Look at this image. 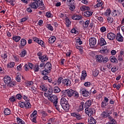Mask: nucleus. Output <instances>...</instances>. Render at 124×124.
<instances>
[{"label":"nucleus","mask_w":124,"mask_h":124,"mask_svg":"<svg viewBox=\"0 0 124 124\" xmlns=\"http://www.w3.org/2000/svg\"><path fill=\"white\" fill-rule=\"evenodd\" d=\"M110 115V113H108L107 111H103L102 114H101V116L102 118H103L104 119H105V118H107V117H109Z\"/></svg>","instance_id":"29"},{"label":"nucleus","mask_w":124,"mask_h":124,"mask_svg":"<svg viewBox=\"0 0 124 124\" xmlns=\"http://www.w3.org/2000/svg\"><path fill=\"white\" fill-rule=\"evenodd\" d=\"M73 96L75 98H79V93L76 91H74Z\"/></svg>","instance_id":"55"},{"label":"nucleus","mask_w":124,"mask_h":124,"mask_svg":"<svg viewBox=\"0 0 124 124\" xmlns=\"http://www.w3.org/2000/svg\"><path fill=\"white\" fill-rule=\"evenodd\" d=\"M65 25L67 26V28H69V26L71 25V21L69 19L68 17H66L65 19Z\"/></svg>","instance_id":"44"},{"label":"nucleus","mask_w":124,"mask_h":124,"mask_svg":"<svg viewBox=\"0 0 124 124\" xmlns=\"http://www.w3.org/2000/svg\"><path fill=\"white\" fill-rule=\"evenodd\" d=\"M17 85V82L14 81L13 80H11L8 83V86L10 88H13L15 87Z\"/></svg>","instance_id":"28"},{"label":"nucleus","mask_w":124,"mask_h":124,"mask_svg":"<svg viewBox=\"0 0 124 124\" xmlns=\"http://www.w3.org/2000/svg\"><path fill=\"white\" fill-rule=\"evenodd\" d=\"M53 91L54 93H61V89L59 87V86H55L53 88Z\"/></svg>","instance_id":"38"},{"label":"nucleus","mask_w":124,"mask_h":124,"mask_svg":"<svg viewBox=\"0 0 124 124\" xmlns=\"http://www.w3.org/2000/svg\"><path fill=\"white\" fill-rule=\"evenodd\" d=\"M96 19L100 22V23H103L104 22V18L102 16H96Z\"/></svg>","instance_id":"54"},{"label":"nucleus","mask_w":124,"mask_h":124,"mask_svg":"<svg viewBox=\"0 0 124 124\" xmlns=\"http://www.w3.org/2000/svg\"><path fill=\"white\" fill-rule=\"evenodd\" d=\"M52 70V64L49 62H47L45 65V70L43 72L44 75L46 76L49 75Z\"/></svg>","instance_id":"4"},{"label":"nucleus","mask_w":124,"mask_h":124,"mask_svg":"<svg viewBox=\"0 0 124 124\" xmlns=\"http://www.w3.org/2000/svg\"><path fill=\"white\" fill-rule=\"evenodd\" d=\"M66 98H67V96L62 94L60 101V104L64 111L68 112L69 111V109H70V107L69 106V104H68V101L66 100Z\"/></svg>","instance_id":"3"},{"label":"nucleus","mask_w":124,"mask_h":124,"mask_svg":"<svg viewBox=\"0 0 124 124\" xmlns=\"http://www.w3.org/2000/svg\"><path fill=\"white\" fill-rule=\"evenodd\" d=\"M74 0H66V4L67 5H70L71 4H74Z\"/></svg>","instance_id":"58"},{"label":"nucleus","mask_w":124,"mask_h":124,"mask_svg":"<svg viewBox=\"0 0 124 124\" xmlns=\"http://www.w3.org/2000/svg\"><path fill=\"white\" fill-rule=\"evenodd\" d=\"M15 77L16 78V80L17 82H21V74L19 73H16Z\"/></svg>","instance_id":"35"},{"label":"nucleus","mask_w":124,"mask_h":124,"mask_svg":"<svg viewBox=\"0 0 124 124\" xmlns=\"http://www.w3.org/2000/svg\"><path fill=\"white\" fill-rule=\"evenodd\" d=\"M93 23L91 22V20H87L85 22L83 23V29H88L89 28L90 29H93Z\"/></svg>","instance_id":"9"},{"label":"nucleus","mask_w":124,"mask_h":124,"mask_svg":"<svg viewBox=\"0 0 124 124\" xmlns=\"http://www.w3.org/2000/svg\"><path fill=\"white\" fill-rule=\"evenodd\" d=\"M108 120H109V123H108V124H114V123H117V121H116V120L115 119H114V118H113V117L109 115L108 117Z\"/></svg>","instance_id":"40"},{"label":"nucleus","mask_w":124,"mask_h":124,"mask_svg":"<svg viewBox=\"0 0 124 124\" xmlns=\"http://www.w3.org/2000/svg\"><path fill=\"white\" fill-rule=\"evenodd\" d=\"M81 92L82 93L83 96L84 97H88V96H89L90 95V92L88 90L85 89H82L81 90Z\"/></svg>","instance_id":"16"},{"label":"nucleus","mask_w":124,"mask_h":124,"mask_svg":"<svg viewBox=\"0 0 124 124\" xmlns=\"http://www.w3.org/2000/svg\"><path fill=\"white\" fill-rule=\"evenodd\" d=\"M26 45H27V40H26L24 38L21 39L20 41V47H21V48H23L25 47Z\"/></svg>","instance_id":"30"},{"label":"nucleus","mask_w":124,"mask_h":124,"mask_svg":"<svg viewBox=\"0 0 124 124\" xmlns=\"http://www.w3.org/2000/svg\"><path fill=\"white\" fill-rule=\"evenodd\" d=\"M32 69L34 71V72H38V71H39V65L36 63L35 65H34Z\"/></svg>","instance_id":"48"},{"label":"nucleus","mask_w":124,"mask_h":124,"mask_svg":"<svg viewBox=\"0 0 124 124\" xmlns=\"http://www.w3.org/2000/svg\"><path fill=\"white\" fill-rule=\"evenodd\" d=\"M3 80L4 83L8 85V84L11 81V78L8 76H5Z\"/></svg>","instance_id":"27"},{"label":"nucleus","mask_w":124,"mask_h":124,"mask_svg":"<svg viewBox=\"0 0 124 124\" xmlns=\"http://www.w3.org/2000/svg\"><path fill=\"white\" fill-rule=\"evenodd\" d=\"M89 124H96V120L93 117H90L88 120Z\"/></svg>","instance_id":"37"},{"label":"nucleus","mask_w":124,"mask_h":124,"mask_svg":"<svg viewBox=\"0 0 124 124\" xmlns=\"http://www.w3.org/2000/svg\"><path fill=\"white\" fill-rule=\"evenodd\" d=\"M107 31V28H106V27L105 26H102V27H101L100 28V31L101 32H105V31Z\"/></svg>","instance_id":"60"},{"label":"nucleus","mask_w":124,"mask_h":124,"mask_svg":"<svg viewBox=\"0 0 124 124\" xmlns=\"http://www.w3.org/2000/svg\"><path fill=\"white\" fill-rule=\"evenodd\" d=\"M15 66V62H10L7 64V67L8 68H13Z\"/></svg>","instance_id":"43"},{"label":"nucleus","mask_w":124,"mask_h":124,"mask_svg":"<svg viewBox=\"0 0 124 124\" xmlns=\"http://www.w3.org/2000/svg\"><path fill=\"white\" fill-rule=\"evenodd\" d=\"M121 15V12H120V11L119 10H114L112 13L111 15L113 17H119L120 15Z\"/></svg>","instance_id":"20"},{"label":"nucleus","mask_w":124,"mask_h":124,"mask_svg":"<svg viewBox=\"0 0 124 124\" xmlns=\"http://www.w3.org/2000/svg\"><path fill=\"white\" fill-rule=\"evenodd\" d=\"M111 9H110V8L107 9L104 14L105 16H110L111 15Z\"/></svg>","instance_id":"50"},{"label":"nucleus","mask_w":124,"mask_h":124,"mask_svg":"<svg viewBox=\"0 0 124 124\" xmlns=\"http://www.w3.org/2000/svg\"><path fill=\"white\" fill-rule=\"evenodd\" d=\"M1 53V57L4 60L5 62H6L7 61V54H8L7 52L3 51Z\"/></svg>","instance_id":"19"},{"label":"nucleus","mask_w":124,"mask_h":124,"mask_svg":"<svg viewBox=\"0 0 124 124\" xmlns=\"http://www.w3.org/2000/svg\"><path fill=\"white\" fill-rule=\"evenodd\" d=\"M100 53L101 54H109L110 51L109 50L107 46H104L102 48V49L100 50Z\"/></svg>","instance_id":"17"},{"label":"nucleus","mask_w":124,"mask_h":124,"mask_svg":"<svg viewBox=\"0 0 124 124\" xmlns=\"http://www.w3.org/2000/svg\"><path fill=\"white\" fill-rule=\"evenodd\" d=\"M16 123L18 124H26V122L19 117L16 118Z\"/></svg>","instance_id":"41"},{"label":"nucleus","mask_w":124,"mask_h":124,"mask_svg":"<svg viewBox=\"0 0 124 124\" xmlns=\"http://www.w3.org/2000/svg\"><path fill=\"white\" fill-rule=\"evenodd\" d=\"M47 98L50 102L53 103V105L58 104V102H59V98H58V96L56 95H51V96L47 97Z\"/></svg>","instance_id":"8"},{"label":"nucleus","mask_w":124,"mask_h":124,"mask_svg":"<svg viewBox=\"0 0 124 124\" xmlns=\"http://www.w3.org/2000/svg\"><path fill=\"white\" fill-rule=\"evenodd\" d=\"M58 86H62L63 88H68L71 86V81L69 78H64L62 77L58 78Z\"/></svg>","instance_id":"2"},{"label":"nucleus","mask_w":124,"mask_h":124,"mask_svg":"<svg viewBox=\"0 0 124 124\" xmlns=\"http://www.w3.org/2000/svg\"><path fill=\"white\" fill-rule=\"evenodd\" d=\"M33 1L34 2H31L29 5L31 8H32L33 9H37V8H38V6H42L39 7V9H40V10H44L45 9V6H44V4H43V0H33Z\"/></svg>","instance_id":"1"},{"label":"nucleus","mask_w":124,"mask_h":124,"mask_svg":"<svg viewBox=\"0 0 124 124\" xmlns=\"http://www.w3.org/2000/svg\"><path fill=\"white\" fill-rule=\"evenodd\" d=\"M4 115H6V116H8V115H10L11 113V110H10V109H9V108H6L4 110Z\"/></svg>","instance_id":"45"},{"label":"nucleus","mask_w":124,"mask_h":124,"mask_svg":"<svg viewBox=\"0 0 124 124\" xmlns=\"http://www.w3.org/2000/svg\"><path fill=\"white\" fill-rule=\"evenodd\" d=\"M92 105V100H89L86 102L84 105L85 108H89Z\"/></svg>","instance_id":"36"},{"label":"nucleus","mask_w":124,"mask_h":124,"mask_svg":"<svg viewBox=\"0 0 124 124\" xmlns=\"http://www.w3.org/2000/svg\"><path fill=\"white\" fill-rule=\"evenodd\" d=\"M115 39L119 42H124V37L122 36L121 33H117L116 35Z\"/></svg>","instance_id":"15"},{"label":"nucleus","mask_w":124,"mask_h":124,"mask_svg":"<svg viewBox=\"0 0 124 124\" xmlns=\"http://www.w3.org/2000/svg\"><path fill=\"white\" fill-rule=\"evenodd\" d=\"M107 21H108V24H112V23H113V22H114V18H113V17L108 16L107 18Z\"/></svg>","instance_id":"57"},{"label":"nucleus","mask_w":124,"mask_h":124,"mask_svg":"<svg viewBox=\"0 0 124 124\" xmlns=\"http://www.w3.org/2000/svg\"><path fill=\"white\" fill-rule=\"evenodd\" d=\"M13 39L15 42H19L21 39V37L19 36H15L13 37Z\"/></svg>","instance_id":"46"},{"label":"nucleus","mask_w":124,"mask_h":124,"mask_svg":"<svg viewBox=\"0 0 124 124\" xmlns=\"http://www.w3.org/2000/svg\"><path fill=\"white\" fill-rule=\"evenodd\" d=\"M74 90L72 89H67L62 91V94H64L65 96H68V97H72L73 96V93Z\"/></svg>","instance_id":"7"},{"label":"nucleus","mask_w":124,"mask_h":124,"mask_svg":"<svg viewBox=\"0 0 124 124\" xmlns=\"http://www.w3.org/2000/svg\"><path fill=\"white\" fill-rule=\"evenodd\" d=\"M85 112L89 117H91L95 113V110L93 108H87L85 109Z\"/></svg>","instance_id":"10"},{"label":"nucleus","mask_w":124,"mask_h":124,"mask_svg":"<svg viewBox=\"0 0 124 124\" xmlns=\"http://www.w3.org/2000/svg\"><path fill=\"white\" fill-rule=\"evenodd\" d=\"M5 1H6V2H8L9 3L11 4V5L12 6H14L15 5V4L14 2H15V0H4Z\"/></svg>","instance_id":"51"},{"label":"nucleus","mask_w":124,"mask_h":124,"mask_svg":"<svg viewBox=\"0 0 124 124\" xmlns=\"http://www.w3.org/2000/svg\"><path fill=\"white\" fill-rule=\"evenodd\" d=\"M84 105H85V103L84 102H81L78 108L77 109V112H83L84 110Z\"/></svg>","instance_id":"25"},{"label":"nucleus","mask_w":124,"mask_h":124,"mask_svg":"<svg viewBox=\"0 0 124 124\" xmlns=\"http://www.w3.org/2000/svg\"><path fill=\"white\" fill-rule=\"evenodd\" d=\"M22 97H23V96L21 95V94H17L16 95V98L17 99H18L19 100H21L22 99Z\"/></svg>","instance_id":"63"},{"label":"nucleus","mask_w":124,"mask_h":124,"mask_svg":"<svg viewBox=\"0 0 124 124\" xmlns=\"http://www.w3.org/2000/svg\"><path fill=\"white\" fill-rule=\"evenodd\" d=\"M104 2H100V3H97V4L94 6V8H97L98 7H101L102 9L104 8Z\"/></svg>","instance_id":"31"},{"label":"nucleus","mask_w":124,"mask_h":124,"mask_svg":"<svg viewBox=\"0 0 124 124\" xmlns=\"http://www.w3.org/2000/svg\"><path fill=\"white\" fill-rule=\"evenodd\" d=\"M90 45L91 47H94L96 45V39L94 37H92L89 39Z\"/></svg>","instance_id":"14"},{"label":"nucleus","mask_w":124,"mask_h":124,"mask_svg":"<svg viewBox=\"0 0 124 124\" xmlns=\"http://www.w3.org/2000/svg\"><path fill=\"white\" fill-rule=\"evenodd\" d=\"M40 90L43 92H47L48 91V87L46 84H42L40 85Z\"/></svg>","instance_id":"24"},{"label":"nucleus","mask_w":124,"mask_h":124,"mask_svg":"<svg viewBox=\"0 0 124 124\" xmlns=\"http://www.w3.org/2000/svg\"><path fill=\"white\" fill-rule=\"evenodd\" d=\"M87 77V71L86 70H83L82 71V75H81V78H80L81 81H83L86 79V77Z\"/></svg>","instance_id":"32"},{"label":"nucleus","mask_w":124,"mask_h":124,"mask_svg":"<svg viewBox=\"0 0 124 124\" xmlns=\"http://www.w3.org/2000/svg\"><path fill=\"white\" fill-rule=\"evenodd\" d=\"M33 85V82L32 81H27L26 83V86L29 88V87H31Z\"/></svg>","instance_id":"59"},{"label":"nucleus","mask_w":124,"mask_h":124,"mask_svg":"<svg viewBox=\"0 0 124 124\" xmlns=\"http://www.w3.org/2000/svg\"><path fill=\"white\" fill-rule=\"evenodd\" d=\"M9 100L11 102H16V101H17V99L16 98V97L14 96H12L9 98Z\"/></svg>","instance_id":"56"},{"label":"nucleus","mask_w":124,"mask_h":124,"mask_svg":"<svg viewBox=\"0 0 124 124\" xmlns=\"http://www.w3.org/2000/svg\"><path fill=\"white\" fill-rule=\"evenodd\" d=\"M84 112L77 111V112H73L71 113V116L72 117H74L78 121H81L83 120V113Z\"/></svg>","instance_id":"5"},{"label":"nucleus","mask_w":124,"mask_h":124,"mask_svg":"<svg viewBox=\"0 0 124 124\" xmlns=\"http://www.w3.org/2000/svg\"><path fill=\"white\" fill-rule=\"evenodd\" d=\"M48 122H50L52 124H58L57 123V119L54 117L50 118L48 120Z\"/></svg>","instance_id":"47"},{"label":"nucleus","mask_w":124,"mask_h":124,"mask_svg":"<svg viewBox=\"0 0 124 124\" xmlns=\"http://www.w3.org/2000/svg\"><path fill=\"white\" fill-rule=\"evenodd\" d=\"M109 97H104V101L101 103V107L102 109H105L106 106L108 105V102H109Z\"/></svg>","instance_id":"11"},{"label":"nucleus","mask_w":124,"mask_h":124,"mask_svg":"<svg viewBox=\"0 0 124 124\" xmlns=\"http://www.w3.org/2000/svg\"><path fill=\"white\" fill-rule=\"evenodd\" d=\"M107 45V43L106 42V41H105V39L103 38V37H101L98 41V46H97V48H99V46L102 47V46H104L105 45Z\"/></svg>","instance_id":"12"},{"label":"nucleus","mask_w":124,"mask_h":124,"mask_svg":"<svg viewBox=\"0 0 124 124\" xmlns=\"http://www.w3.org/2000/svg\"><path fill=\"white\" fill-rule=\"evenodd\" d=\"M85 17H91L93 15V12L87 11L84 13Z\"/></svg>","instance_id":"42"},{"label":"nucleus","mask_w":124,"mask_h":124,"mask_svg":"<svg viewBox=\"0 0 124 124\" xmlns=\"http://www.w3.org/2000/svg\"><path fill=\"white\" fill-rule=\"evenodd\" d=\"M118 60L119 62H124V59H123V55H121V54H119Z\"/></svg>","instance_id":"64"},{"label":"nucleus","mask_w":124,"mask_h":124,"mask_svg":"<svg viewBox=\"0 0 124 124\" xmlns=\"http://www.w3.org/2000/svg\"><path fill=\"white\" fill-rule=\"evenodd\" d=\"M23 67V64H20L16 67V70L17 71H22V67Z\"/></svg>","instance_id":"62"},{"label":"nucleus","mask_w":124,"mask_h":124,"mask_svg":"<svg viewBox=\"0 0 124 124\" xmlns=\"http://www.w3.org/2000/svg\"><path fill=\"white\" fill-rule=\"evenodd\" d=\"M41 119H42L43 121H44V119H45L46 117L48 116V113H46V111L43 110L41 112Z\"/></svg>","instance_id":"39"},{"label":"nucleus","mask_w":124,"mask_h":124,"mask_svg":"<svg viewBox=\"0 0 124 124\" xmlns=\"http://www.w3.org/2000/svg\"><path fill=\"white\" fill-rule=\"evenodd\" d=\"M18 106L19 107H20L21 108H25L26 109H30L31 108V103L30 102H22L19 101L18 102Z\"/></svg>","instance_id":"6"},{"label":"nucleus","mask_w":124,"mask_h":124,"mask_svg":"<svg viewBox=\"0 0 124 124\" xmlns=\"http://www.w3.org/2000/svg\"><path fill=\"white\" fill-rule=\"evenodd\" d=\"M46 16L47 18H53V15L51 14L50 11H48L46 14Z\"/></svg>","instance_id":"53"},{"label":"nucleus","mask_w":124,"mask_h":124,"mask_svg":"<svg viewBox=\"0 0 124 124\" xmlns=\"http://www.w3.org/2000/svg\"><path fill=\"white\" fill-rule=\"evenodd\" d=\"M47 28L49 31H54V28H53V26L51 25V24H48L47 25Z\"/></svg>","instance_id":"61"},{"label":"nucleus","mask_w":124,"mask_h":124,"mask_svg":"<svg viewBox=\"0 0 124 124\" xmlns=\"http://www.w3.org/2000/svg\"><path fill=\"white\" fill-rule=\"evenodd\" d=\"M109 61H110L111 62L118 63V59H117V58H116V57L114 56H111L110 57Z\"/></svg>","instance_id":"33"},{"label":"nucleus","mask_w":124,"mask_h":124,"mask_svg":"<svg viewBox=\"0 0 124 124\" xmlns=\"http://www.w3.org/2000/svg\"><path fill=\"white\" fill-rule=\"evenodd\" d=\"M45 63H41L40 65H39V71H40L42 73V75H44L43 74V71L45 70Z\"/></svg>","instance_id":"22"},{"label":"nucleus","mask_w":124,"mask_h":124,"mask_svg":"<svg viewBox=\"0 0 124 124\" xmlns=\"http://www.w3.org/2000/svg\"><path fill=\"white\" fill-rule=\"evenodd\" d=\"M95 58L96 60V62H102V61L103 60V56L101 55H96L95 56Z\"/></svg>","instance_id":"23"},{"label":"nucleus","mask_w":124,"mask_h":124,"mask_svg":"<svg viewBox=\"0 0 124 124\" xmlns=\"http://www.w3.org/2000/svg\"><path fill=\"white\" fill-rule=\"evenodd\" d=\"M107 37L108 40H115V38H116V34L110 32L107 34Z\"/></svg>","instance_id":"13"},{"label":"nucleus","mask_w":124,"mask_h":124,"mask_svg":"<svg viewBox=\"0 0 124 124\" xmlns=\"http://www.w3.org/2000/svg\"><path fill=\"white\" fill-rule=\"evenodd\" d=\"M27 55V50L26 49H22L21 50V54H20V57L21 58H24L25 56Z\"/></svg>","instance_id":"52"},{"label":"nucleus","mask_w":124,"mask_h":124,"mask_svg":"<svg viewBox=\"0 0 124 124\" xmlns=\"http://www.w3.org/2000/svg\"><path fill=\"white\" fill-rule=\"evenodd\" d=\"M83 18V16L82 15L78 16V15L75 14L73 16H72V19L73 20H81V19Z\"/></svg>","instance_id":"21"},{"label":"nucleus","mask_w":124,"mask_h":124,"mask_svg":"<svg viewBox=\"0 0 124 124\" xmlns=\"http://www.w3.org/2000/svg\"><path fill=\"white\" fill-rule=\"evenodd\" d=\"M53 89L52 88H49L47 92L44 93V95L46 97H49V96H51L52 94L53 93Z\"/></svg>","instance_id":"18"},{"label":"nucleus","mask_w":124,"mask_h":124,"mask_svg":"<svg viewBox=\"0 0 124 124\" xmlns=\"http://www.w3.org/2000/svg\"><path fill=\"white\" fill-rule=\"evenodd\" d=\"M90 8H89V7L88 6H86L85 5L82 6L80 8V10H81V11H86V10H90Z\"/></svg>","instance_id":"49"},{"label":"nucleus","mask_w":124,"mask_h":124,"mask_svg":"<svg viewBox=\"0 0 124 124\" xmlns=\"http://www.w3.org/2000/svg\"><path fill=\"white\" fill-rule=\"evenodd\" d=\"M42 62H46L48 60V57L46 54L43 55L40 59H39Z\"/></svg>","instance_id":"26"},{"label":"nucleus","mask_w":124,"mask_h":124,"mask_svg":"<svg viewBox=\"0 0 124 124\" xmlns=\"http://www.w3.org/2000/svg\"><path fill=\"white\" fill-rule=\"evenodd\" d=\"M55 41H56V37L52 36L49 38L48 42L49 44H53Z\"/></svg>","instance_id":"34"}]
</instances>
